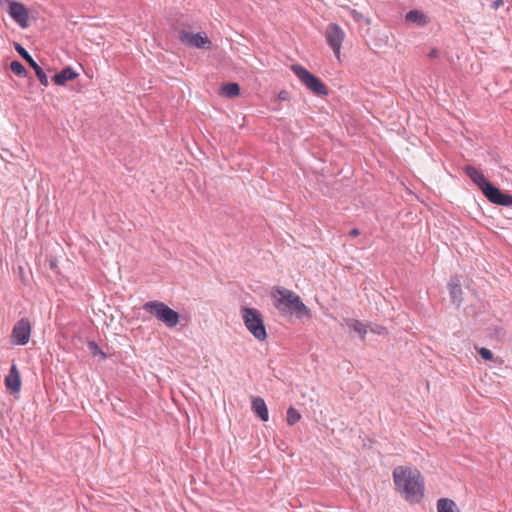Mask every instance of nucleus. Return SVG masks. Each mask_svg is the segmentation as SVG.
<instances>
[{
  "label": "nucleus",
  "mask_w": 512,
  "mask_h": 512,
  "mask_svg": "<svg viewBox=\"0 0 512 512\" xmlns=\"http://www.w3.org/2000/svg\"><path fill=\"white\" fill-rule=\"evenodd\" d=\"M5 385L13 392H18L21 389V378L15 364L12 365L10 373L5 378Z\"/></svg>",
  "instance_id": "13"
},
{
  "label": "nucleus",
  "mask_w": 512,
  "mask_h": 512,
  "mask_svg": "<svg viewBox=\"0 0 512 512\" xmlns=\"http://www.w3.org/2000/svg\"><path fill=\"white\" fill-rule=\"evenodd\" d=\"M405 20L419 27H424L429 23V18L422 11L417 9L410 10L406 13Z\"/></svg>",
  "instance_id": "15"
},
{
  "label": "nucleus",
  "mask_w": 512,
  "mask_h": 512,
  "mask_svg": "<svg viewBox=\"0 0 512 512\" xmlns=\"http://www.w3.org/2000/svg\"><path fill=\"white\" fill-rule=\"evenodd\" d=\"M438 55H439V51H438V49H436V48H433V49L429 52V54H428V56H429L430 58H436V57H438Z\"/></svg>",
  "instance_id": "26"
},
{
  "label": "nucleus",
  "mask_w": 512,
  "mask_h": 512,
  "mask_svg": "<svg viewBox=\"0 0 512 512\" xmlns=\"http://www.w3.org/2000/svg\"><path fill=\"white\" fill-rule=\"evenodd\" d=\"M143 310L155 316L166 327L173 328L179 323L180 315L161 301H148L143 304Z\"/></svg>",
  "instance_id": "4"
},
{
  "label": "nucleus",
  "mask_w": 512,
  "mask_h": 512,
  "mask_svg": "<svg viewBox=\"0 0 512 512\" xmlns=\"http://www.w3.org/2000/svg\"><path fill=\"white\" fill-rule=\"evenodd\" d=\"M393 481L398 492L410 503L419 502L424 496V481L417 469L397 466L393 470Z\"/></svg>",
  "instance_id": "2"
},
{
  "label": "nucleus",
  "mask_w": 512,
  "mask_h": 512,
  "mask_svg": "<svg viewBox=\"0 0 512 512\" xmlns=\"http://www.w3.org/2000/svg\"><path fill=\"white\" fill-rule=\"evenodd\" d=\"M478 353L479 355L484 359V360H492L494 355L493 353L491 352V350L485 348V347H482L478 350Z\"/></svg>",
  "instance_id": "24"
},
{
  "label": "nucleus",
  "mask_w": 512,
  "mask_h": 512,
  "mask_svg": "<svg viewBox=\"0 0 512 512\" xmlns=\"http://www.w3.org/2000/svg\"><path fill=\"white\" fill-rule=\"evenodd\" d=\"M15 50L19 55L29 64V66L35 71V74L43 86H48L49 80L44 70L36 63L28 51L20 44L15 43Z\"/></svg>",
  "instance_id": "10"
},
{
  "label": "nucleus",
  "mask_w": 512,
  "mask_h": 512,
  "mask_svg": "<svg viewBox=\"0 0 512 512\" xmlns=\"http://www.w3.org/2000/svg\"><path fill=\"white\" fill-rule=\"evenodd\" d=\"M503 4V0H494L491 4V8L497 10Z\"/></svg>",
  "instance_id": "25"
},
{
  "label": "nucleus",
  "mask_w": 512,
  "mask_h": 512,
  "mask_svg": "<svg viewBox=\"0 0 512 512\" xmlns=\"http://www.w3.org/2000/svg\"><path fill=\"white\" fill-rule=\"evenodd\" d=\"M371 331L373 333H376V334H383V332L385 331V328L384 327H381V326H377L375 329H371Z\"/></svg>",
  "instance_id": "27"
},
{
  "label": "nucleus",
  "mask_w": 512,
  "mask_h": 512,
  "mask_svg": "<svg viewBox=\"0 0 512 512\" xmlns=\"http://www.w3.org/2000/svg\"><path fill=\"white\" fill-rule=\"evenodd\" d=\"M437 511L438 512H458L455 502L448 498H441L437 501Z\"/></svg>",
  "instance_id": "18"
},
{
  "label": "nucleus",
  "mask_w": 512,
  "mask_h": 512,
  "mask_svg": "<svg viewBox=\"0 0 512 512\" xmlns=\"http://www.w3.org/2000/svg\"><path fill=\"white\" fill-rule=\"evenodd\" d=\"M301 418L300 413L293 407L288 408L287 410V423L292 426L296 424Z\"/></svg>",
  "instance_id": "21"
},
{
  "label": "nucleus",
  "mask_w": 512,
  "mask_h": 512,
  "mask_svg": "<svg viewBox=\"0 0 512 512\" xmlns=\"http://www.w3.org/2000/svg\"><path fill=\"white\" fill-rule=\"evenodd\" d=\"M464 171L479 186L490 202L504 207H512V195L502 192L498 187L487 181L482 171L471 165L465 166Z\"/></svg>",
  "instance_id": "3"
},
{
  "label": "nucleus",
  "mask_w": 512,
  "mask_h": 512,
  "mask_svg": "<svg viewBox=\"0 0 512 512\" xmlns=\"http://www.w3.org/2000/svg\"><path fill=\"white\" fill-rule=\"evenodd\" d=\"M271 298L274 307L282 316L290 315L295 318L311 319L312 312L300 296L294 291L281 286H274L271 290Z\"/></svg>",
  "instance_id": "1"
},
{
  "label": "nucleus",
  "mask_w": 512,
  "mask_h": 512,
  "mask_svg": "<svg viewBox=\"0 0 512 512\" xmlns=\"http://www.w3.org/2000/svg\"><path fill=\"white\" fill-rule=\"evenodd\" d=\"M49 266L51 269H55L57 267V260L56 259H50L49 260Z\"/></svg>",
  "instance_id": "29"
},
{
  "label": "nucleus",
  "mask_w": 512,
  "mask_h": 512,
  "mask_svg": "<svg viewBox=\"0 0 512 512\" xmlns=\"http://www.w3.org/2000/svg\"><path fill=\"white\" fill-rule=\"evenodd\" d=\"M8 13L10 17L22 28L28 26V11L24 4L16 1L9 2Z\"/></svg>",
  "instance_id": "11"
},
{
  "label": "nucleus",
  "mask_w": 512,
  "mask_h": 512,
  "mask_svg": "<svg viewBox=\"0 0 512 512\" xmlns=\"http://www.w3.org/2000/svg\"><path fill=\"white\" fill-rule=\"evenodd\" d=\"M221 92L228 98H233L239 95L240 87L237 83L229 82L221 87Z\"/></svg>",
  "instance_id": "19"
},
{
  "label": "nucleus",
  "mask_w": 512,
  "mask_h": 512,
  "mask_svg": "<svg viewBox=\"0 0 512 512\" xmlns=\"http://www.w3.org/2000/svg\"><path fill=\"white\" fill-rule=\"evenodd\" d=\"M241 317L246 329L254 336L255 339L261 342L266 340V327L264 325L262 315L257 309L246 306L242 307Z\"/></svg>",
  "instance_id": "5"
},
{
  "label": "nucleus",
  "mask_w": 512,
  "mask_h": 512,
  "mask_svg": "<svg viewBox=\"0 0 512 512\" xmlns=\"http://www.w3.org/2000/svg\"><path fill=\"white\" fill-rule=\"evenodd\" d=\"M360 234V230L357 229V228H353L350 232H349V235L352 236V237H356Z\"/></svg>",
  "instance_id": "28"
},
{
  "label": "nucleus",
  "mask_w": 512,
  "mask_h": 512,
  "mask_svg": "<svg viewBox=\"0 0 512 512\" xmlns=\"http://www.w3.org/2000/svg\"><path fill=\"white\" fill-rule=\"evenodd\" d=\"M88 347L94 356L99 355L102 359L106 358V354L100 349V347L98 346V344L96 342H94V341L88 342Z\"/></svg>",
  "instance_id": "22"
},
{
  "label": "nucleus",
  "mask_w": 512,
  "mask_h": 512,
  "mask_svg": "<svg viewBox=\"0 0 512 512\" xmlns=\"http://www.w3.org/2000/svg\"><path fill=\"white\" fill-rule=\"evenodd\" d=\"M448 288H449V293H450L452 302L454 304H456L457 307H459L462 302L463 291H462L461 283H460V280L458 279V277L451 278V280L448 284Z\"/></svg>",
  "instance_id": "12"
},
{
  "label": "nucleus",
  "mask_w": 512,
  "mask_h": 512,
  "mask_svg": "<svg viewBox=\"0 0 512 512\" xmlns=\"http://www.w3.org/2000/svg\"><path fill=\"white\" fill-rule=\"evenodd\" d=\"M285 94H286V93H285L284 91L280 92V94H279V98H281V99H285V96H284Z\"/></svg>",
  "instance_id": "30"
},
{
  "label": "nucleus",
  "mask_w": 512,
  "mask_h": 512,
  "mask_svg": "<svg viewBox=\"0 0 512 512\" xmlns=\"http://www.w3.org/2000/svg\"><path fill=\"white\" fill-rule=\"evenodd\" d=\"M345 324L348 328L360 334L363 339L365 338V335L367 334V327L365 324L354 318L346 319Z\"/></svg>",
  "instance_id": "17"
},
{
  "label": "nucleus",
  "mask_w": 512,
  "mask_h": 512,
  "mask_svg": "<svg viewBox=\"0 0 512 512\" xmlns=\"http://www.w3.org/2000/svg\"><path fill=\"white\" fill-rule=\"evenodd\" d=\"M31 335V324L28 318L23 317L13 326L11 339L15 345H26Z\"/></svg>",
  "instance_id": "8"
},
{
  "label": "nucleus",
  "mask_w": 512,
  "mask_h": 512,
  "mask_svg": "<svg viewBox=\"0 0 512 512\" xmlns=\"http://www.w3.org/2000/svg\"><path fill=\"white\" fill-rule=\"evenodd\" d=\"M344 38L345 32L337 23L328 24L325 31V39L337 59H340V52Z\"/></svg>",
  "instance_id": "7"
},
{
  "label": "nucleus",
  "mask_w": 512,
  "mask_h": 512,
  "mask_svg": "<svg viewBox=\"0 0 512 512\" xmlns=\"http://www.w3.org/2000/svg\"><path fill=\"white\" fill-rule=\"evenodd\" d=\"M77 77L78 73L72 67L69 66L63 68L59 73L55 74L53 79L57 85L62 86L67 81L74 80Z\"/></svg>",
  "instance_id": "16"
},
{
  "label": "nucleus",
  "mask_w": 512,
  "mask_h": 512,
  "mask_svg": "<svg viewBox=\"0 0 512 512\" xmlns=\"http://www.w3.org/2000/svg\"><path fill=\"white\" fill-rule=\"evenodd\" d=\"M252 411L264 422L269 420L267 405L261 397H255L252 400Z\"/></svg>",
  "instance_id": "14"
},
{
  "label": "nucleus",
  "mask_w": 512,
  "mask_h": 512,
  "mask_svg": "<svg viewBox=\"0 0 512 512\" xmlns=\"http://www.w3.org/2000/svg\"><path fill=\"white\" fill-rule=\"evenodd\" d=\"M10 69L13 73H15L19 77H26L28 72L25 67L19 61H12L10 64Z\"/></svg>",
  "instance_id": "20"
},
{
  "label": "nucleus",
  "mask_w": 512,
  "mask_h": 512,
  "mask_svg": "<svg viewBox=\"0 0 512 512\" xmlns=\"http://www.w3.org/2000/svg\"><path fill=\"white\" fill-rule=\"evenodd\" d=\"M178 39L184 45L195 48H204L205 46L209 47L211 45V41L204 33L194 34L185 30H181L179 32Z\"/></svg>",
  "instance_id": "9"
},
{
  "label": "nucleus",
  "mask_w": 512,
  "mask_h": 512,
  "mask_svg": "<svg viewBox=\"0 0 512 512\" xmlns=\"http://www.w3.org/2000/svg\"><path fill=\"white\" fill-rule=\"evenodd\" d=\"M350 15L353 18V20L356 21V22L365 21L366 24L370 23L369 19L365 18L364 15L361 12L357 11V10H351L350 11Z\"/></svg>",
  "instance_id": "23"
},
{
  "label": "nucleus",
  "mask_w": 512,
  "mask_h": 512,
  "mask_svg": "<svg viewBox=\"0 0 512 512\" xmlns=\"http://www.w3.org/2000/svg\"><path fill=\"white\" fill-rule=\"evenodd\" d=\"M291 70L298 77V79L314 94L318 96L328 95V89L325 84L314 74L309 72L306 68L299 64L291 66Z\"/></svg>",
  "instance_id": "6"
}]
</instances>
